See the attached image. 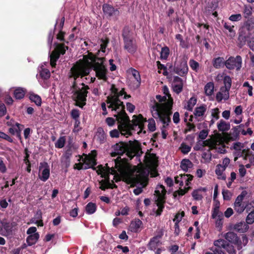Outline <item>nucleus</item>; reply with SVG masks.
<instances>
[{"label":"nucleus","instance_id":"obj_17","mask_svg":"<svg viewBox=\"0 0 254 254\" xmlns=\"http://www.w3.org/2000/svg\"><path fill=\"white\" fill-rule=\"evenodd\" d=\"M183 80L178 76H174L172 78V88L173 91L177 94H179L183 91Z\"/></svg>","mask_w":254,"mask_h":254},{"label":"nucleus","instance_id":"obj_60","mask_svg":"<svg viewBox=\"0 0 254 254\" xmlns=\"http://www.w3.org/2000/svg\"><path fill=\"white\" fill-rule=\"evenodd\" d=\"M202 158L204 160L205 162H208L211 159V153L209 151L204 152L202 154Z\"/></svg>","mask_w":254,"mask_h":254},{"label":"nucleus","instance_id":"obj_48","mask_svg":"<svg viewBox=\"0 0 254 254\" xmlns=\"http://www.w3.org/2000/svg\"><path fill=\"white\" fill-rule=\"evenodd\" d=\"M223 82L224 84V87H222L230 90L232 83V80L231 77L228 75L225 76L223 78Z\"/></svg>","mask_w":254,"mask_h":254},{"label":"nucleus","instance_id":"obj_36","mask_svg":"<svg viewBox=\"0 0 254 254\" xmlns=\"http://www.w3.org/2000/svg\"><path fill=\"white\" fill-rule=\"evenodd\" d=\"M97 205L93 202H89L85 206V212L88 214H92L96 210Z\"/></svg>","mask_w":254,"mask_h":254},{"label":"nucleus","instance_id":"obj_64","mask_svg":"<svg viewBox=\"0 0 254 254\" xmlns=\"http://www.w3.org/2000/svg\"><path fill=\"white\" fill-rule=\"evenodd\" d=\"M222 194L224 200H230L232 196V194L229 190H223Z\"/></svg>","mask_w":254,"mask_h":254},{"label":"nucleus","instance_id":"obj_18","mask_svg":"<svg viewBox=\"0 0 254 254\" xmlns=\"http://www.w3.org/2000/svg\"><path fill=\"white\" fill-rule=\"evenodd\" d=\"M95 156L96 152L94 151L91 154L85 155L84 157H80L79 161H82L84 164L89 166V168H93L96 165Z\"/></svg>","mask_w":254,"mask_h":254},{"label":"nucleus","instance_id":"obj_55","mask_svg":"<svg viewBox=\"0 0 254 254\" xmlns=\"http://www.w3.org/2000/svg\"><path fill=\"white\" fill-rule=\"evenodd\" d=\"M223 214L222 212L220 211L219 209L213 208L212 211V218L213 219L218 217H223Z\"/></svg>","mask_w":254,"mask_h":254},{"label":"nucleus","instance_id":"obj_43","mask_svg":"<svg viewBox=\"0 0 254 254\" xmlns=\"http://www.w3.org/2000/svg\"><path fill=\"white\" fill-rule=\"evenodd\" d=\"M170 54L169 48L167 47H164L161 49L160 52V58L162 60H166Z\"/></svg>","mask_w":254,"mask_h":254},{"label":"nucleus","instance_id":"obj_59","mask_svg":"<svg viewBox=\"0 0 254 254\" xmlns=\"http://www.w3.org/2000/svg\"><path fill=\"white\" fill-rule=\"evenodd\" d=\"M71 117L74 120H79V111L78 110L74 109L70 113Z\"/></svg>","mask_w":254,"mask_h":254},{"label":"nucleus","instance_id":"obj_3","mask_svg":"<svg viewBox=\"0 0 254 254\" xmlns=\"http://www.w3.org/2000/svg\"><path fill=\"white\" fill-rule=\"evenodd\" d=\"M115 165L119 172L122 175V178L127 183L132 186H140L134 189V193L136 195L141 193L142 188L146 185V177L142 169L135 167L133 170H131L126 161H117Z\"/></svg>","mask_w":254,"mask_h":254},{"label":"nucleus","instance_id":"obj_22","mask_svg":"<svg viewBox=\"0 0 254 254\" xmlns=\"http://www.w3.org/2000/svg\"><path fill=\"white\" fill-rule=\"evenodd\" d=\"M100 44V50H98L97 53L98 55L101 54V56H104L107 54L106 47L109 43V40L108 39H101L99 40L98 42Z\"/></svg>","mask_w":254,"mask_h":254},{"label":"nucleus","instance_id":"obj_32","mask_svg":"<svg viewBox=\"0 0 254 254\" xmlns=\"http://www.w3.org/2000/svg\"><path fill=\"white\" fill-rule=\"evenodd\" d=\"M130 71L132 75L136 80L135 87L137 88L140 86L141 82V78L139 72L137 70L134 68H130Z\"/></svg>","mask_w":254,"mask_h":254},{"label":"nucleus","instance_id":"obj_5","mask_svg":"<svg viewBox=\"0 0 254 254\" xmlns=\"http://www.w3.org/2000/svg\"><path fill=\"white\" fill-rule=\"evenodd\" d=\"M117 161L125 162V161L121 159V157H118L117 159L112 162L113 164H114L115 168H114L113 166L110 167L109 166V164L107 163L106 164V166H99L98 169L97 170V173L98 174L100 175L102 178L105 179L104 181H102L100 182L99 188L102 190H105V189L108 187L109 183V175L110 174L114 175V178L115 176L119 175L121 176L122 178V175L120 172H119L115 165V162Z\"/></svg>","mask_w":254,"mask_h":254},{"label":"nucleus","instance_id":"obj_57","mask_svg":"<svg viewBox=\"0 0 254 254\" xmlns=\"http://www.w3.org/2000/svg\"><path fill=\"white\" fill-rule=\"evenodd\" d=\"M164 229L163 228H158L155 232L154 237L161 239L164 233Z\"/></svg>","mask_w":254,"mask_h":254},{"label":"nucleus","instance_id":"obj_30","mask_svg":"<svg viewBox=\"0 0 254 254\" xmlns=\"http://www.w3.org/2000/svg\"><path fill=\"white\" fill-rule=\"evenodd\" d=\"M26 90L21 87H17L14 91V96L16 99H21L25 95Z\"/></svg>","mask_w":254,"mask_h":254},{"label":"nucleus","instance_id":"obj_54","mask_svg":"<svg viewBox=\"0 0 254 254\" xmlns=\"http://www.w3.org/2000/svg\"><path fill=\"white\" fill-rule=\"evenodd\" d=\"M246 222L248 224H252L254 222V206L253 210L248 214L246 218Z\"/></svg>","mask_w":254,"mask_h":254},{"label":"nucleus","instance_id":"obj_61","mask_svg":"<svg viewBox=\"0 0 254 254\" xmlns=\"http://www.w3.org/2000/svg\"><path fill=\"white\" fill-rule=\"evenodd\" d=\"M184 215L185 212L184 211L179 212L176 215L173 221L175 223H179V222H180L182 220Z\"/></svg>","mask_w":254,"mask_h":254},{"label":"nucleus","instance_id":"obj_15","mask_svg":"<svg viewBox=\"0 0 254 254\" xmlns=\"http://www.w3.org/2000/svg\"><path fill=\"white\" fill-rule=\"evenodd\" d=\"M50 174V166L47 162H44L40 163L39 169V178L43 182L48 180Z\"/></svg>","mask_w":254,"mask_h":254},{"label":"nucleus","instance_id":"obj_37","mask_svg":"<svg viewBox=\"0 0 254 254\" xmlns=\"http://www.w3.org/2000/svg\"><path fill=\"white\" fill-rule=\"evenodd\" d=\"M192 164L191 162L189 159H183L181 163V168L183 170L187 172L189 169L191 168Z\"/></svg>","mask_w":254,"mask_h":254},{"label":"nucleus","instance_id":"obj_33","mask_svg":"<svg viewBox=\"0 0 254 254\" xmlns=\"http://www.w3.org/2000/svg\"><path fill=\"white\" fill-rule=\"evenodd\" d=\"M97 139L101 143H104L106 139V135L102 128H99L96 134Z\"/></svg>","mask_w":254,"mask_h":254},{"label":"nucleus","instance_id":"obj_63","mask_svg":"<svg viewBox=\"0 0 254 254\" xmlns=\"http://www.w3.org/2000/svg\"><path fill=\"white\" fill-rule=\"evenodd\" d=\"M208 134V131L207 129H203L201 130L198 134V137L201 140L205 139Z\"/></svg>","mask_w":254,"mask_h":254},{"label":"nucleus","instance_id":"obj_10","mask_svg":"<svg viewBox=\"0 0 254 254\" xmlns=\"http://www.w3.org/2000/svg\"><path fill=\"white\" fill-rule=\"evenodd\" d=\"M67 47L65 46L64 44H58L56 49L54 50L50 55V64L52 67L56 66V62L59 59L60 55H64Z\"/></svg>","mask_w":254,"mask_h":254},{"label":"nucleus","instance_id":"obj_40","mask_svg":"<svg viewBox=\"0 0 254 254\" xmlns=\"http://www.w3.org/2000/svg\"><path fill=\"white\" fill-rule=\"evenodd\" d=\"M228 242L223 239H219L214 241V245L216 247L215 248H219L221 249H224L227 246Z\"/></svg>","mask_w":254,"mask_h":254},{"label":"nucleus","instance_id":"obj_19","mask_svg":"<svg viewBox=\"0 0 254 254\" xmlns=\"http://www.w3.org/2000/svg\"><path fill=\"white\" fill-rule=\"evenodd\" d=\"M102 9L104 14L107 16H118L119 14V11L117 9L107 3L103 5Z\"/></svg>","mask_w":254,"mask_h":254},{"label":"nucleus","instance_id":"obj_51","mask_svg":"<svg viewBox=\"0 0 254 254\" xmlns=\"http://www.w3.org/2000/svg\"><path fill=\"white\" fill-rule=\"evenodd\" d=\"M189 64L190 68L195 72H197L199 69V64L198 62L193 59H190L189 61Z\"/></svg>","mask_w":254,"mask_h":254},{"label":"nucleus","instance_id":"obj_39","mask_svg":"<svg viewBox=\"0 0 254 254\" xmlns=\"http://www.w3.org/2000/svg\"><path fill=\"white\" fill-rule=\"evenodd\" d=\"M20 126V124L18 123H16L15 125H13L12 127L9 128L8 131L9 133L12 135H14L15 134H20L21 131Z\"/></svg>","mask_w":254,"mask_h":254},{"label":"nucleus","instance_id":"obj_12","mask_svg":"<svg viewBox=\"0 0 254 254\" xmlns=\"http://www.w3.org/2000/svg\"><path fill=\"white\" fill-rule=\"evenodd\" d=\"M223 144V138L220 134L217 135L210 141L211 147L216 149L217 152L224 154L226 150Z\"/></svg>","mask_w":254,"mask_h":254},{"label":"nucleus","instance_id":"obj_14","mask_svg":"<svg viewBox=\"0 0 254 254\" xmlns=\"http://www.w3.org/2000/svg\"><path fill=\"white\" fill-rule=\"evenodd\" d=\"M192 179V176L190 174H180L175 177L176 184H179L180 186L183 187L184 185V189L189 190V185Z\"/></svg>","mask_w":254,"mask_h":254},{"label":"nucleus","instance_id":"obj_35","mask_svg":"<svg viewBox=\"0 0 254 254\" xmlns=\"http://www.w3.org/2000/svg\"><path fill=\"white\" fill-rule=\"evenodd\" d=\"M39 74L42 79L47 80L49 79L51 76V73L49 69L43 67L42 66L39 69Z\"/></svg>","mask_w":254,"mask_h":254},{"label":"nucleus","instance_id":"obj_11","mask_svg":"<svg viewBox=\"0 0 254 254\" xmlns=\"http://www.w3.org/2000/svg\"><path fill=\"white\" fill-rule=\"evenodd\" d=\"M242 64V59L240 56L236 57H230L225 61V66L229 69H236L239 70L241 69Z\"/></svg>","mask_w":254,"mask_h":254},{"label":"nucleus","instance_id":"obj_27","mask_svg":"<svg viewBox=\"0 0 254 254\" xmlns=\"http://www.w3.org/2000/svg\"><path fill=\"white\" fill-rule=\"evenodd\" d=\"M197 97L193 96L191 97L186 103L184 108L189 111H192L194 106L196 104Z\"/></svg>","mask_w":254,"mask_h":254},{"label":"nucleus","instance_id":"obj_7","mask_svg":"<svg viewBox=\"0 0 254 254\" xmlns=\"http://www.w3.org/2000/svg\"><path fill=\"white\" fill-rule=\"evenodd\" d=\"M166 190L165 187L161 185H158L155 190V201L157 207L155 213L156 216H160L164 208L165 195Z\"/></svg>","mask_w":254,"mask_h":254},{"label":"nucleus","instance_id":"obj_47","mask_svg":"<svg viewBox=\"0 0 254 254\" xmlns=\"http://www.w3.org/2000/svg\"><path fill=\"white\" fill-rule=\"evenodd\" d=\"M218 6V2L216 0H212L211 2L208 3L207 7L209 13L213 12Z\"/></svg>","mask_w":254,"mask_h":254},{"label":"nucleus","instance_id":"obj_46","mask_svg":"<svg viewBox=\"0 0 254 254\" xmlns=\"http://www.w3.org/2000/svg\"><path fill=\"white\" fill-rule=\"evenodd\" d=\"M253 9L251 6L244 5V16L245 18H248L252 14Z\"/></svg>","mask_w":254,"mask_h":254},{"label":"nucleus","instance_id":"obj_24","mask_svg":"<svg viewBox=\"0 0 254 254\" xmlns=\"http://www.w3.org/2000/svg\"><path fill=\"white\" fill-rule=\"evenodd\" d=\"M206 188H199L197 190H194L192 192V196L194 200H200L203 197V194L206 191Z\"/></svg>","mask_w":254,"mask_h":254},{"label":"nucleus","instance_id":"obj_21","mask_svg":"<svg viewBox=\"0 0 254 254\" xmlns=\"http://www.w3.org/2000/svg\"><path fill=\"white\" fill-rule=\"evenodd\" d=\"M229 98V90L221 87L216 95V99L218 102L222 100H227Z\"/></svg>","mask_w":254,"mask_h":254},{"label":"nucleus","instance_id":"obj_25","mask_svg":"<svg viewBox=\"0 0 254 254\" xmlns=\"http://www.w3.org/2000/svg\"><path fill=\"white\" fill-rule=\"evenodd\" d=\"M142 225V221L139 219H136L131 221L129 225V229L131 232L136 233L139 231Z\"/></svg>","mask_w":254,"mask_h":254},{"label":"nucleus","instance_id":"obj_58","mask_svg":"<svg viewBox=\"0 0 254 254\" xmlns=\"http://www.w3.org/2000/svg\"><path fill=\"white\" fill-rule=\"evenodd\" d=\"M242 18V16L241 14H232L229 17V19L232 22L240 21Z\"/></svg>","mask_w":254,"mask_h":254},{"label":"nucleus","instance_id":"obj_8","mask_svg":"<svg viewBox=\"0 0 254 254\" xmlns=\"http://www.w3.org/2000/svg\"><path fill=\"white\" fill-rule=\"evenodd\" d=\"M124 43V49L129 53L133 54L137 50L136 41L131 35L128 27H125L122 34Z\"/></svg>","mask_w":254,"mask_h":254},{"label":"nucleus","instance_id":"obj_53","mask_svg":"<svg viewBox=\"0 0 254 254\" xmlns=\"http://www.w3.org/2000/svg\"><path fill=\"white\" fill-rule=\"evenodd\" d=\"M148 128L150 131H154L156 129V124L154 120L152 118L149 119L147 121Z\"/></svg>","mask_w":254,"mask_h":254},{"label":"nucleus","instance_id":"obj_26","mask_svg":"<svg viewBox=\"0 0 254 254\" xmlns=\"http://www.w3.org/2000/svg\"><path fill=\"white\" fill-rule=\"evenodd\" d=\"M249 229V226L245 222H240L236 224L234 226V230L239 233L246 232Z\"/></svg>","mask_w":254,"mask_h":254},{"label":"nucleus","instance_id":"obj_49","mask_svg":"<svg viewBox=\"0 0 254 254\" xmlns=\"http://www.w3.org/2000/svg\"><path fill=\"white\" fill-rule=\"evenodd\" d=\"M65 140V136H61L55 143V147L58 148H63L64 146Z\"/></svg>","mask_w":254,"mask_h":254},{"label":"nucleus","instance_id":"obj_1","mask_svg":"<svg viewBox=\"0 0 254 254\" xmlns=\"http://www.w3.org/2000/svg\"><path fill=\"white\" fill-rule=\"evenodd\" d=\"M130 97V96L126 93L124 88L119 90L114 84L111 85L110 93L107 97V104L108 108L114 112L113 115L118 122L120 130L114 129L110 131V135L112 137H118L120 132L122 135L128 137L132 134L133 131H137V133H139L143 129L146 121L141 115L133 116L131 124L125 112V106L121 99H127Z\"/></svg>","mask_w":254,"mask_h":254},{"label":"nucleus","instance_id":"obj_62","mask_svg":"<svg viewBox=\"0 0 254 254\" xmlns=\"http://www.w3.org/2000/svg\"><path fill=\"white\" fill-rule=\"evenodd\" d=\"M229 254H236V250L234 247L229 243L224 249Z\"/></svg>","mask_w":254,"mask_h":254},{"label":"nucleus","instance_id":"obj_34","mask_svg":"<svg viewBox=\"0 0 254 254\" xmlns=\"http://www.w3.org/2000/svg\"><path fill=\"white\" fill-rule=\"evenodd\" d=\"M213 65L215 68H220L225 65V61L223 58L218 57L213 60Z\"/></svg>","mask_w":254,"mask_h":254},{"label":"nucleus","instance_id":"obj_52","mask_svg":"<svg viewBox=\"0 0 254 254\" xmlns=\"http://www.w3.org/2000/svg\"><path fill=\"white\" fill-rule=\"evenodd\" d=\"M223 217H220L216 218H214L215 219V226L218 229V230L220 231L222 230L223 224Z\"/></svg>","mask_w":254,"mask_h":254},{"label":"nucleus","instance_id":"obj_2","mask_svg":"<svg viewBox=\"0 0 254 254\" xmlns=\"http://www.w3.org/2000/svg\"><path fill=\"white\" fill-rule=\"evenodd\" d=\"M105 58H97L92 53L83 56V60H79L71 68L69 77L75 80L79 76L82 77L88 74L93 68L96 76L106 81L107 79V69L104 65Z\"/></svg>","mask_w":254,"mask_h":254},{"label":"nucleus","instance_id":"obj_41","mask_svg":"<svg viewBox=\"0 0 254 254\" xmlns=\"http://www.w3.org/2000/svg\"><path fill=\"white\" fill-rule=\"evenodd\" d=\"M156 99L158 101H156L157 103L161 104V106L163 107V108H166L167 101H168V99L166 96H162L160 95H158L156 96Z\"/></svg>","mask_w":254,"mask_h":254},{"label":"nucleus","instance_id":"obj_50","mask_svg":"<svg viewBox=\"0 0 254 254\" xmlns=\"http://www.w3.org/2000/svg\"><path fill=\"white\" fill-rule=\"evenodd\" d=\"M181 152L184 154H188L191 150V146L186 144L185 143H182L179 148Z\"/></svg>","mask_w":254,"mask_h":254},{"label":"nucleus","instance_id":"obj_42","mask_svg":"<svg viewBox=\"0 0 254 254\" xmlns=\"http://www.w3.org/2000/svg\"><path fill=\"white\" fill-rule=\"evenodd\" d=\"M29 98L30 100L32 102H34L36 105L38 106H41L42 101L41 97L39 95L34 93L31 94L30 95Z\"/></svg>","mask_w":254,"mask_h":254},{"label":"nucleus","instance_id":"obj_29","mask_svg":"<svg viewBox=\"0 0 254 254\" xmlns=\"http://www.w3.org/2000/svg\"><path fill=\"white\" fill-rule=\"evenodd\" d=\"M161 244L160 239L153 237L150 240L148 244L149 249L152 251L156 250L158 247Z\"/></svg>","mask_w":254,"mask_h":254},{"label":"nucleus","instance_id":"obj_20","mask_svg":"<svg viewBox=\"0 0 254 254\" xmlns=\"http://www.w3.org/2000/svg\"><path fill=\"white\" fill-rule=\"evenodd\" d=\"M206 110L207 107L205 104H201L199 106L196 107L193 111L195 118L197 119L198 120H203Z\"/></svg>","mask_w":254,"mask_h":254},{"label":"nucleus","instance_id":"obj_9","mask_svg":"<svg viewBox=\"0 0 254 254\" xmlns=\"http://www.w3.org/2000/svg\"><path fill=\"white\" fill-rule=\"evenodd\" d=\"M188 70L187 60L184 58L177 59L174 64L175 73L181 76H184L187 74Z\"/></svg>","mask_w":254,"mask_h":254},{"label":"nucleus","instance_id":"obj_23","mask_svg":"<svg viewBox=\"0 0 254 254\" xmlns=\"http://www.w3.org/2000/svg\"><path fill=\"white\" fill-rule=\"evenodd\" d=\"M224 28L225 30V33L231 39L233 38L235 36L236 31L234 25H232L229 23L225 22L224 24Z\"/></svg>","mask_w":254,"mask_h":254},{"label":"nucleus","instance_id":"obj_28","mask_svg":"<svg viewBox=\"0 0 254 254\" xmlns=\"http://www.w3.org/2000/svg\"><path fill=\"white\" fill-rule=\"evenodd\" d=\"M217 127L219 131L221 132L227 131L230 129V124L223 120L219 121L217 123Z\"/></svg>","mask_w":254,"mask_h":254},{"label":"nucleus","instance_id":"obj_16","mask_svg":"<svg viewBox=\"0 0 254 254\" xmlns=\"http://www.w3.org/2000/svg\"><path fill=\"white\" fill-rule=\"evenodd\" d=\"M127 149L128 145L126 143L120 142L116 143L112 146L111 156L115 157L117 155H122L127 151Z\"/></svg>","mask_w":254,"mask_h":254},{"label":"nucleus","instance_id":"obj_45","mask_svg":"<svg viewBox=\"0 0 254 254\" xmlns=\"http://www.w3.org/2000/svg\"><path fill=\"white\" fill-rule=\"evenodd\" d=\"M225 238L230 242H233L237 240V236L234 232H228L225 234Z\"/></svg>","mask_w":254,"mask_h":254},{"label":"nucleus","instance_id":"obj_38","mask_svg":"<svg viewBox=\"0 0 254 254\" xmlns=\"http://www.w3.org/2000/svg\"><path fill=\"white\" fill-rule=\"evenodd\" d=\"M214 91V84L212 82L207 83L204 86L205 93L207 96L212 95Z\"/></svg>","mask_w":254,"mask_h":254},{"label":"nucleus","instance_id":"obj_4","mask_svg":"<svg viewBox=\"0 0 254 254\" xmlns=\"http://www.w3.org/2000/svg\"><path fill=\"white\" fill-rule=\"evenodd\" d=\"M163 91L165 95V96H166L168 99L166 108H163L161 106V104L157 103L155 100L151 101L150 108L151 114L154 118L159 119L164 125H168L170 122L169 116L171 114V111L173 106V100L171 97L169 89L166 86L163 87Z\"/></svg>","mask_w":254,"mask_h":254},{"label":"nucleus","instance_id":"obj_31","mask_svg":"<svg viewBox=\"0 0 254 254\" xmlns=\"http://www.w3.org/2000/svg\"><path fill=\"white\" fill-rule=\"evenodd\" d=\"M39 238V234H34L29 235L27 239L26 242L29 246H31L36 243Z\"/></svg>","mask_w":254,"mask_h":254},{"label":"nucleus","instance_id":"obj_6","mask_svg":"<svg viewBox=\"0 0 254 254\" xmlns=\"http://www.w3.org/2000/svg\"><path fill=\"white\" fill-rule=\"evenodd\" d=\"M82 87L81 89L76 88L75 82L73 85V91L72 98L76 102V105L82 108L86 104L87 89L89 88L87 86L82 83Z\"/></svg>","mask_w":254,"mask_h":254},{"label":"nucleus","instance_id":"obj_13","mask_svg":"<svg viewBox=\"0 0 254 254\" xmlns=\"http://www.w3.org/2000/svg\"><path fill=\"white\" fill-rule=\"evenodd\" d=\"M248 194L246 190L241 192L236 198L234 204V209L238 213L241 214L244 212L246 208L245 203L243 202L245 197Z\"/></svg>","mask_w":254,"mask_h":254},{"label":"nucleus","instance_id":"obj_56","mask_svg":"<svg viewBox=\"0 0 254 254\" xmlns=\"http://www.w3.org/2000/svg\"><path fill=\"white\" fill-rule=\"evenodd\" d=\"M78 163L75 164L74 166V169L81 170V169H87L89 168V166L87 164H84L82 161Z\"/></svg>","mask_w":254,"mask_h":254},{"label":"nucleus","instance_id":"obj_44","mask_svg":"<svg viewBox=\"0 0 254 254\" xmlns=\"http://www.w3.org/2000/svg\"><path fill=\"white\" fill-rule=\"evenodd\" d=\"M225 170L226 169L224 168V167H222V166H221V164H218L216 166L215 173L219 177V179L222 178L223 179H224L225 178V177L222 176L223 173Z\"/></svg>","mask_w":254,"mask_h":254}]
</instances>
